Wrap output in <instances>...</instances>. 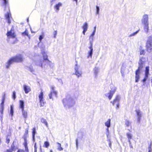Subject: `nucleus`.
<instances>
[{
  "label": "nucleus",
  "instance_id": "f257e3e1",
  "mask_svg": "<svg viewBox=\"0 0 152 152\" xmlns=\"http://www.w3.org/2000/svg\"><path fill=\"white\" fill-rule=\"evenodd\" d=\"M62 102L64 107L66 109L72 107L75 104L74 99L69 95H67L65 98L62 100Z\"/></svg>",
  "mask_w": 152,
  "mask_h": 152
},
{
  "label": "nucleus",
  "instance_id": "f03ea898",
  "mask_svg": "<svg viewBox=\"0 0 152 152\" xmlns=\"http://www.w3.org/2000/svg\"><path fill=\"white\" fill-rule=\"evenodd\" d=\"M23 61L22 55L19 54L10 58L6 63V68L9 69L10 66L14 62H21Z\"/></svg>",
  "mask_w": 152,
  "mask_h": 152
},
{
  "label": "nucleus",
  "instance_id": "7ed1b4c3",
  "mask_svg": "<svg viewBox=\"0 0 152 152\" xmlns=\"http://www.w3.org/2000/svg\"><path fill=\"white\" fill-rule=\"evenodd\" d=\"M94 39V37L91 36L89 37V44L90 45V46L89 47V48L90 49V50L88 51V55L87 56V58L90 57L92 58V56L93 53V43Z\"/></svg>",
  "mask_w": 152,
  "mask_h": 152
},
{
  "label": "nucleus",
  "instance_id": "20e7f679",
  "mask_svg": "<svg viewBox=\"0 0 152 152\" xmlns=\"http://www.w3.org/2000/svg\"><path fill=\"white\" fill-rule=\"evenodd\" d=\"M110 88L111 90H110L109 92L105 94L106 96L108 97L110 100L111 99L116 89V88L113 86H111L110 87Z\"/></svg>",
  "mask_w": 152,
  "mask_h": 152
},
{
  "label": "nucleus",
  "instance_id": "39448f33",
  "mask_svg": "<svg viewBox=\"0 0 152 152\" xmlns=\"http://www.w3.org/2000/svg\"><path fill=\"white\" fill-rule=\"evenodd\" d=\"M146 48L148 52H150L152 50V37H149L147 40Z\"/></svg>",
  "mask_w": 152,
  "mask_h": 152
},
{
  "label": "nucleus",
  "instance_id": "423d86ee",
  "mask_svg": "<svg viewBox=\"0 0 152 152\" xmlns=\"http://www.w3.org/2000/svg\"><path fill=\"white\" fill-rule=\"evenodd\" d=\"M149 71V67L148 66H146L145 70V77L142 80V81L143 82V85H145V82L148 77Z\"/></svg>",
  "mask_w": 152,
  "mask_h": 152
},
{
  "label": "nucleus",
  "instance_id": "0eeeda50",
  "mask_svg": "<svg viewBox=\"0 0 152 152\" xmlns=\"http://www.w3.org/2000/svg\"><path fill=\"white\" fill-rule=\"evenodd\" d=\"M146 61L145 58L143 57H140L138 62V67L137 69L141 70L144 66Z\"/></svg>",
  "mask_w": 152,
  "mask_h": 152
},
{
  "label": "nucleus",
  "instance_id": "6e6552de",
  "mask_svg": "<svg viewBox=\"0 0 152 152\" xmlns=\"http://www.w3.org/2000/svg\"><path fill=\"white\" fill-rule=\"evenodd\" d=\"M42 53L43 58V62L44 63L45 62L46 64L50 65L51 62L48 59L47 54L44 51H42Z\"/></svg>",
  "mask_w": 152,
  "mask_h": 152
},
{
  "label": "nucleus",
  "instance_id": "1a4fd4ad",
  "mask_svg": "<svg viewBox=\"0 0 152 152\" xmlns=\"http://www.w3.org/2000/svg\"><path fill=\"white\" fill-rule=\"evenodd\" d=\"M6 35L8 37L14 38L15 37V35L14 31V28L12 27L10 31H8Z\"/></svg>",
  "mask_w": 152,
  "mask_h": 152
},
{
  "label": "nucleus",
  "instance_id": "9d476101",
  "mask_svg": "<svg viewBox=\"0 0 152 152\" xmlns=\"http://www.w3.org/2000/svg\"><path fill=\"white\" fill-rule=\"evenodd\" d=\"M51 88V90L50 91V94H49V95H48L50 99H52V95L55 96V97H56L57 95V92L54 89V87L53 86H52Z\"/></svg>",
  "mask_w": 152,
  "mask_h": 152
},
{
  "label": "nucleus",
  "instance_id": "9b49d317",
  "mask_svg": "<svg viewBox=\"0 0 152 152\" xmlns=\"http://www.w3.org/2000/svg\"><path fill=\"white\" fill-rule=\"evenodd\" d=\"M140 71L141 70H139L137 69L135 71V82L136 83L138 82L140 80Z\"/></svg>",
  "mask_w": 152,
  "mask_h": 152
},
{
  "label": "nucleus",
  "instance_id": "f8f14e48",
  "mask_svg": "<svg viewBox=\"0 0 152 152\" xmlns=\"http://www.w3.org/2000/svg\"><path fill=\"white\" fill-rule=\"evenodd\" d=\"M121 99V96L119 95H117L113 101H111L110 102L112 103L113 105L116 103H119V101Z\"/></svg>",
  "mask_w": 152,
  "mask_h": 152
},
{
  "label": "nucleus",
  "instance_id": "ddd939ff",
  "mask_svg": "<svg viewBox=\"0 0 152 152\" xmlns=\"http://www.w3.org/2000/svg\"><path fill=\"white\" fill-rule=\"evenodd\" d=\"M136 113L137 118V122L138 123H140L142 117V113L140 111V110H136Z\"/></svg>",
  "mask_w": 152,
  "mask_h": 152
},
{
  "label": "nucleus",
  "instance_id": "4468645a",
  "mask_svg": "<svg viewBox=\"0 0 152 152\" xmlns=\"http://www.w3.org/2000/svg\"><path fill=\"white\" fill-rule=\"evenodd\" d=\"M142 23L143 24L148 23V17L147 15H144L142 20Z\"/></svg>",
  "mask_w": 152,
  "mask_h": 152
},
{
  "label": "nucleus",
  "instance_id": "2eb2a0df",
  "mask_svg": "<svg viewBox=\"0 0 152 152\" xmlns=\"http://www.w3.org/2000/svg\"><path fill=\"white\" fill-rule=\"evenodd\" d=\"M75 74L78 77H79L81 75V72L79 71V68H78L77 65V64H75Z\"/></svg>",
  "mask_w": 152,
  "mask_h": 152
},
{
  "label": "nucleus",
  "instance_id": "dca6fc26",
  "mask_svg": "<svg viewBox=\"0 0 152 152\" xmlns=\"http://www.w3.org/2000/svg\"><path fill=\"white\" fill-rule=\"evenodd\" d=\"M5 17L8 23L10 24L11 23L10 17L11 16V14L10 12H7V14L5 15Z\"/></svg>",
  "mask_w": 152,
  "mask_h": 152
},
{
  "label": "nucleus",
  "instance_id": "f3484780",
  "mask_svg": "<svg viewBox=\"0 0 152 152\" xmlns=\"http://www.w3.org/2000/svg\"><path fill=\"white\" fill-rule=\"evenodd\" d=\"M83 30V33L84 35H85V33L87 30L88 28V24L86 22H85L82 27Z\"/></svg>",
  "mask_w": 152,
  "mask_h": 152
},
{
  "label": "nucleus",
  "instance_id": "a211bd4d",
  "mask_svg": "<svg viewBox=\"0 0 152 152\" xmlns=\"http://www.w3.org/2000/svg\"><path fill=\"white\" fill-rule=\"evenodd\" d=\"M23 88L26 94H28L31 91L30 87L26 85H23Z\"/></svg>",
  "mask_w": 152,
  "mask_h": 152
},
{
  "label": "nucleus",
  "instance_id": "6ab92c4d",
  "mask_svg": "<svg viewBox=\"0 0 152 152\" xmlns=\"http://www.w3.org/2000/svg\"><path fill=\"white\" fill-rule=\"evenodd\" d=\"M22 110V115L23 117L24 118V120L26 123V121L27 118V112L25 111L24 109Z\"/></svg>",
  "mask_w": 152,
  "mask_h": 152
},
{
  "label": "nucleus",
  "instance_id": "aec40b11",
  "mask_svg": "<svg viewBox=\"0 0 152 152\" xmlns=\"http://www.w3.org/2000/svg\"><path fill=\"white\" fill-rule=\"evenodd\" d=\"M14 107L13 105H11L10 106V114L11 116V119L12 120V117L14 114Z\"/></svg>",
  "mask_w": 152,
  "mask_h": 152
},
{
  "label": "nucleus",
  "instance_id": "412c9836",
  "mask_svg": "<svg viewBox=\"0 0 152 152\" xmlns=\"http://www.w3.org/2000/svg\"><path fill=\"white\" fill-rule=\"evenodd\" d=\"M24 102L23 100H20L19 101V107L21 109V110L24 109Z\"/></svg>",
  "mask_w": 152,
  "mask_h": 152
},
{
  "label": "nucleus",
  "instance_id": "4be33fe9",
  "mask_svg": "<svg viewBox=\"0 0 152 152\" xmlns=\"http://www.w3.org/2000/svg\"><path fill=\"white\" fill-rule=\"evenodd\" d=\"M105 125L107 127H110L111 126V119H108L107 121L105 123Z\"/></svg>",
  "mask_w": 152,
  "mask_h": 152
},
{
  "label": "nucleus",
  "instance_id": "5701e85b",
  "mask_svg": "<svg viewBox=\"0 0 152 152\" xmlns=\"http://www.w3.org/2000/svg\"><path fill=\"white\" fill-rule=\"evenodd\" d=\"M35 64L36 65L41 66L42 68V63L41 60H37Z\"/></svg>",
  "mask_w": 152,
  "mask_h": 152
},
{
  "label": "nucleus",
  "instance_id": "b1692460",
  "mask_svg": "<svg viewBox=\"0 0 152 152\" xmlns=\"http://www.w3.org/2000/svg\"><path fill=\"white\" fill-rule=\"evenodd\" d=\"M94 71L95 76L96 77L97 76L98 72L99 71V68L97 67H95L94 69Z\"/></svg>",
  "mask_w": 152,
  "mask_h": 152
},
{
  "label": "nucleus",
  "instance_id": "393cba45",
  "mask_svg": "<svg viewBox=\"0 0 152 152\" xmlns=\"http://www.w3.org/2000/svg\"><path fill=\"white\" fill-rule=\"evenodd\" d=\"M61 5V3L60 2H59L55 6L54 8L56 9V11H58L59 10V8Z\"/></svg>",
  "mask_w": 152,
  "mask_h": 152
},
{
  "label": "nucleus",
  "instance_id": "a878e982",
  "mask_svg": "<svg viewBox=\"0 0 152 152\" xmlns=\"http://www.w3.org/2000/svg\"><path fill=\"white\" fill-rule=\"evenodd\" d=\"M125 124L127 127H129V126H131V127L132 124L131 121L127 119L125 120Z\"/></svg>",
  "mask_w": 152,
  "mask_h": 152
},
{
  "label": "nucleus",
  "instance_id": "bb28decb",
  "mask_svg": "<svg viewBox=\"0 0 152 152\" xmlns=\"http://www.w3.org/2000/svg\"><path fill=\"white\" fill-rule=\"evenodd\" d=\"M144 29L146 33H148L149 29L148 23L144 24Z\"/></svg>",
  "mask_w": 152,
  "mask_h": 152
},
{
  "label": "nucleus",
  "instance_id": "cd10ccee",
  "mask_svg": "<svg viewBox=\"0 0 152 152\" xmlns=\"http://www.w3.org/2000/svg\"><path fill=\"white\" fill-rule=\"evenodd\" d=\"M26 68L32 73H33L34 72V70L32 66H26Z\"/></svg>",
  "mask_w": 152,
  "mask_h": 152
},
{
  "label": "nucleus",
  "instance_id": "c85d7f7f",
  "mask_svg": "<svg viewBox=\"0 0 152 152\" xmlns=\"http://www.w3.org/2000/svg\"><path fill=\"white\" fill-rule=\"evenodd\" d=\"M41 122L45 124L46 126L47 127L48 126V124L46 120L44 118H42L41 119Z\"/></svg>",
  "mask_w": 152,
  "mask_h": 152
},
{
  "label": "nucleus",
  "instance_id": "c756f323",
  "mask_svg": "<svg viewBox=\"0 0 152 152\" xmlns=\"http://www.w3.org/2000/svg\"><path fill=\"white\" fill-rule=\"evenodd\" d=\"M43 92L41 91L40 94L39 96V100L41 101V99H43ZM41 101H40L41 102Z\"/></svg>",
  "mask_w": 152,
  "mask_h": 152
},
{
  "label": "nucleus",
  "instance_id": "7c9ffc66",
  "mask_svg": "<svg viewBox=\"0 0 152 152\" xmlns=\"http://www.w3.org/2000/svg\"><path fill=\"white\" fill-rule=\"evenodd\" d=\"M57 143L58 144V149L59 151H62L63 149V148L61 147V144L59 142H57Z\"/></svg>",
  "mask_w": 152,
  "mask_h": 152
},
{
  "label": "nucleus",
  "instance_id": "2f4dec72",
  "mask_svg": "<svg viewBox=\"0 0 152 152\" xmlns=\"http://www.w3.org/2000/svg\"><path fill=\"white\" fill-rule=\"evenodd\" d=\"M78 137L82 138L84 136L83 133L81 131H79L78 133Z\"/></svg>",
  "mask_w": 152,
  "mask_h": 152
},
{
  "label": "nucleus",
  "instance_id": "473e14b6",
  "mask_svg": "<svg viewBox=\"0 0 152 152\" xmlns=\"http://www.w3.org/2000/svg\"><path fill=\"white\" fill-rule=\"evenodd\" d=\"M22 34L23 36L26 35L29 38L30 37L29 36L28 34V31L26 29V30L24 32H23L22 33Z\"/></svg>",
  "mask_w": 152,
  "mask_h": 152
},
{
  "label": "nucleus",
  "instance_id": "72a5a7b5",
  "mask_svg": "<svg viewBox=\"0 0 152 152\" xmlns=\"http://www.w3.org/2000/svg\"><path fill=\"white\" fill-rule=\"evenodd\" d=\"M0 112L1 113H3L4 109V105L0 104Z\"/></svg>",
  "mask_w": 152,
  "mask_h": 152
},
{
  "label": "nucleus",
  "instance_id": "f704fd0d",
  "mask_svg": "<svg viewBox=\"0 0 152 152\" xmlns=\"http://www.w3.org/2000/svg\"><path fill=\"white\" fill-rule=\"evenodd\" d=\"M24 142L23 143L24 146H25V148L26 147H28L27 146V139H26V137H24Z\"/></svg>",
  "mask_w": 152,
  "mask_h": 152
},
{
  "label": "nucleus",
  "instance_id": "c9c22d12",
  "mask_svg": "<svg viewBox=\"0 0 152 152\" xmlns=\"http://www.w3.org/2000/svg\"><path fill=\"white\" fill-rule=\"evenodd\" d=\"M139 30L136 31V32L133 33H132V34L129 35V37H131L132 36H134L135 35H136L139 32Z\"/></svg>",
  "mask_w": 152,
  "mask_h": 152
},
{
  "label": "nucleus",
  "instance_id": "e433bc0d",
  "mask_svg": "<svg viewBox=\"0 0 152 152\" xmlns=\"http://www.w3.org/2000/svg\"><path fill=\"white\" fill-rule=\"evenodd\" d=\"M36 133V128L35 127H34L32 129V136H35V135Z\"/></svg>",
  "mask_w": 152,
  "mask_h": 152
},
{
  "label": "nucleus",
  "instance_id": "4c0bfd02",
  "mask_svg": "<svg viewBox=\"0 0 152 152\" xmlns=\"http://www.w3.org/2000/svg\"><path fill=\"white\" fill-rule=\"evenodd\" d=\"M44 145L45 148H48L50 145V143L48 141H45L44 142Z\"/></svg>",
  "mask_w": 152,
  "mask_h": 152
},
{
  "label": "nucleus",
  "instance_id": "58836bf2",
  "mask_svg": "<svg viewBox=\"0 0 152 152\" xmlns=\"http://www.w3.org/2000/svg\"><path fill=\"white\" fill-rule=\"evenodd\" d=\"M40 101L41 100H39L40 106L42 107L44 106L45 103V102L44 101L43 99H41V101L40 102Z\"/></svg>",
  "mask_w": 152,
  "mask_h": 152
},
{
  "label": "nucleus",
  "instance_id": "ea45409f",
  "mask_svg": "<svg viewBox=\"0 0 152 152\" xmlns=\"http://www.w3.org/2000/svg\"><path fill=\"white\" fill-rule=\"evenodd\" d=\"M12 97L14 100H15L16 98V93L15 91H13L12 95Z\"/></svg>",
  "mask_w": 152,
  "mask_h": 152
},
{
  "label": "nucleus",
  "instance_id": "a19ab883",
  "mask_svg": "<svg viewBox=\"0 0 152 152\" xmlns=\"http://www.w3.org/2000/svg\"><path fill=\"white\" fill-rule=\"evenodd\" d=\"M96 14H98L99 13V7L97 6H96Z\"/></svg>",
  "mask_w": 152,
  "mask_h": 152
},
{
  "label": "nucleus",
  "instance_id": "79ce46f5",
  "mask_svg": "<svg viewBox=\"0 0 152 152\" xmlns=\"http://www.w3.org/2000/svg\"><path fill=\"white\" fill-rule=\"evenodd\" d=\"M148 152H151L152 150V143L151 142V143L149 145L148 148Z\"/></svg>",
  "mask_w": 152,
  "mask_h": 152
},
{
  "label": "nucleus",
  "instance_id": "37998d69",
  "mask_svg": "<svg viewBox=\"0 0 152 152\" xmlns=\"http://www.w3.org/2000/svg\"><path fill=\"white\" fill-rule=\"evenodd\" d=\"M96 26H95L94 27V30L93 32H92V33L90 35L91 36H93V37H94V35L95 34V32H96Z\"/></svg>",
  "mask_w": 152,
  "mask_h": 152
},
{
  "label": "nucleus",
  "instance_id": "c03bdc74",
  "mask_svg": "<svg viewBox=\"0 0 152 152\" xmlns=\"http://www.w3.org/2000/svg\"><path fill=\"white\" fill-rule=\"evenodd\" d=\"M3 1V4L5 6V7H6L7 4H8V1H7V0H2Z\"/></svg>",
  "mask_w": 152,
  "mask_h": 152
},
{
  "label": "nucleus",
  "instance_id": "a18cd8bd",
  "mask_svg": "<svg viewBox=\"0 0 152 152\" xmlns=\"http://www.w3.org/2000/svg\"><path fill=\"white\" fill-rule=\"evenodd\" d=\"M127 138H128V139H131L132 137L131 134L129 133H127Z\"/></svg>",
  "mask_w": 152,
  "mask_h": 152
},
{
  "label": "nucleus",
  "instance_id": "49530a36",
  "mask_svg": "<svg viewBox=\"0 0 152 152\" xmlns=\"http://www.w3.org/2000/svg\"><path fill=\"white\" fill-rule=\"evenodd\" d=\"M28 130L26 129V131H25V133L24 134V135L23 137V138L24 139V137H26V139L27 135L28 134Z\"/></svg>",
  "mask_w": 152,
  "mask_h": 152
},
{
  "label": "nucleus",
  "instance_id": "de8ad7c7",
  "mask_svg": "<svg viewBox=\"0 0 152 152\" xmlns=\"http://www.w3.org/2000/svg\"><path fill=\"white\" fill-rule=\"evenodd\" d=\"M44 36L43 35H41L39 36V42H41L42 39L44 38Z\"/></svg>",
  "mask_w": 152,
  "mask_h": 152
},
{
  "label": "nucleus",
  "instance_id": "09e8293b",
  "mask_svg": "<svg viewBox=\"0 0 152 152\" xmlns=\"http://www.w3.org/2000/svg\"><path fill=\"white\" fill-rule=\"evenodd\" d=\"M107 141L109 142V146L110 148H111V143L110 140V139H108V138H107Z\"/></svg>",
  "mask_w": 152,
  "mask_h": 152
},
{
  "label": "nucleus",
  "instance_id": "8fccbe9b",
  "mask_svg": "<svg viewBox=\"0 0 152 152\" xmlns=\"http://www.w3.org/2000/svg\"><path fill=\"white\" fill-rule=\"evenodd\" d=\"M109 127H107V128L106 129V134L107 138L108 137V136L109 134Z\"/></svg>",
  "mask_w": 152,
  "mask_h": 152
},
{
  "label": "nucleus",
  "instance_id": "3c124183",
  "mask_svg": "<svg viewBox=\"0 0 152 152\" xmlns=\"http://www.w3.org/2000/svg\"><path fill=\"white\" fill-rule=\"evenodd\" d=\"M15 146L13 143H12L11 145V150L12 151L15 150Z\"/></svg>",
  "mask_w": 152,
  "mask_h": 152
},
{
  "label": "nucleus",
  "instance_id": "603ef678",
  "mask_svg": "<svg viewBox=\"0 0 152 152\" xmlns=\"http://www.w3.org/2000/svg\"><path fill=\"white\" fill-rule=\"evenodd\" d=\"M34 152H37V146L36 142H35L34 144Z\"/></svg>",
  "mask_w": 152,
  "mask_h": 152
},
{
  "label": "nucleus",
  "instance_id": "864d4df0",
  "mask_svg": "<svg viewBox=\"0 0 152 152\" xmlns=\"http://www.w3.org/2000/svg\"><path fill=\"white\" fill-rule=\"evenodd\" d=\"M76 147L77 149H78V142L77 139L76 140Z\"/></svg>",
  "mask_w": 152,
  "mask_h": 152
},
{
  "label": "nucleus",
  "instance_id": "5fc2aeb1",
  "mask_svg": "<svg viewBox=\"0 0 152 152\" xmlns=\"http://www.w3.org/2000/svg\"><path fill=\"white\" fill-rule=\"evenodd\" d=\"M57 31H55L53 32V34L54 35V38H56V35L57 34Z\"/></svg>",
  "mask_w": 152,
  "mask_h": 152
},
{
  "label": "nucleus",
  "instance_id": "6e6d98bb",
  "mask_svg": "<svg viewBox=\"0 0 152 152\" xmlns=\"http://www.w3.org/2000/svg\"><path fill=\"white\" fill-rule=\"evenodd\" d=\"M140 54L141 55H144L145 54V51L144 50H142L140 51Z\"/></svg>",
  "mask_w": 152,
  "mask_h": 152
},
{
  "label": "nucleus",
  "instance_id": "4d7b16f0",
  "mask_svg": "<svg viewBox=\"0 0 152 152\" xmlns=\"http://www.w3.org/2000/svg\"><path fill=\"white\" fill-rule=\"evenodd\" d=\"M8 135L7 136V138H6V142L7 143H9L10 141V139H9V138H8Z\"/></svg>",
  "mask_w": 152,
  "mask_h": 152
},
{
  "label": "nucleus",
  "instance_id": "13d9d810",
  "mask_svg": "<svg viewBox=\"0 0 152 152\" xmlns=\"http://www.w3.org/2000/svg\"><path fill=\"white\" fill-rule=\"evenodd\" d=\"M5 99L4 98H2V102L0 104L4 105Z\"/></svg>",
  "mask_w": 152,
  "mask_h": 152
},
{
  "label": "nucleus",
  "instance_id": "bf43d9fd",
  "mask_svg": "<svg viewBox=\"0 0 152 152\" xmlns=\"http://www.w3.org/2000/svg\"><path fill=\"white\" fill-rule=\"evenodd\" d=\"M17 152H25L22 149H18Z\"/></svg>",
  "mask_w": 152,
  "mask_h": 152
},
{
  "label": "nucleus",
  "instance_id": "052dcab7",
  "mask_svg": "<svg viewBox=\"0 0 152 152\" xmlns=\"http://www.w3.org/2000/svg\"><path fill=\"white\" fill-rule=\"evenodd\" d=\"M3 113H1V115H0V117H1V121L3 119Z\"/></svg>",
  "mask_w": 152,
  "mask_h": 152
},
{
  "label": "nucleus",
  "instance_id": "680f3d73",
  "mask_svg": "<svg viewBox=\"0 0 152 152\" xmlns=\"http://www.w3.org/2000/svg\"><path fill=\"white\" fill-rule=\"evenodd\" d=\"M32 140L33 142L34 143L35 142V136H32Z\"/></svg>",
  "mask_w": 152,
  "mask_h": 152
},
{
  "label": "nucleus",
  "instance_id": "e2e57ef3",
  "mask_svg": "<svg viewBox=\"0 0 152 152\" xmlns=\"http://www.w3.org/2000/svg\"><path fill=\"white\" fill-rule=\"evenodd\" d=\"M119 107V103H117L116 105V109H118Z\"/></svg>",
  "mask_w": 152,
  "mask_h": 152
},
{
  "label": "nucleus",
  "instance_id": "0e129e2a",
  "mask_svg": "<svg viewBox=\"0 0 152 152\" xmlns=\"http://www.w3.org/2000/svg\"><path fill=\"white\" fill-rule=\"evenodd\" d=\"M55 0H52L50 1V4L51 6H52V5L53 4V2Z\"/></svg>",
  "mask_w": 152,
  "mask_h": 152
},
{
  "label": "nucleus",
  "instance_id": "69168bd1",
  "mask_svg": "<svg viewBox=\"0 0 152 152\" xmlns=\"http://www.w3.org/2000/svg\"><path fill=\"white\" fill-rule=\"evenodd\" d=\"M12 151L11 149H7L6 151V152H12Z\"/></svg>",
  "mask_w": 152,
  "mask_h": 152
},
{
  "label": "nucleus",
  "instance_id": "338daca9",
  "mask_svg": "<svg viewBox=\"0 0 152 152\" xmlns=\"http://www.w3.org/2000/svg\"><path fill=\"white\" fill-rule=\"evenodd\" d=\"M25 151L26 152H29V150L28 147L25 148Z\"/></svg>",
  "mask_w": 152,
  "mask_h": 152
},
{
  "label": "nucleus",
  "instance_id": "774afa93",
  "mask_svg": "<svg viewBox=\"0 0 152 152\" xmlns=\"http://www.w3.org/2000/svg\"><path fill=\"white\" fill-rule=\"evenodd\" d=\"M5 93H4V95L2 96V98H4V99H5Z\"/></svg>",
  "mask_w": 152,
  "mask_h": 152
}]
</instances>
